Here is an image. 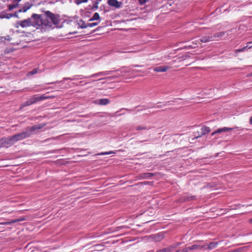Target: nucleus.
<instances>
[{
    "label": "nucleus",
    "mask_w": 252,
    "mask_h": 252,
    "mask_svg": "<svg viewBox=\"0 0 252 252\" xmlns=\"http://www.w3.org/2000/svg\"><path fill=\"white\" fill-rule=\"evenodd\" d=\"M54 16L52 14V12L50 11H46L44 14L38 15L37 14H33L31 17L32 26L38 28L41 27L42 29H45L44 25H49V23L46 22V19L50 18L53 20L52 17Z\"/></svg>",
    "instance_id": "nucleus-1"
},
{
    "label": "nucleus",
    "mask_w": 252,
    "mask_h": 252,
    "mask_svg": "<svg viewBox=\"0 0 252 252\" xmlns=\"http://www.w3.org/2000/svg\"><path fill=\"white\" fill-rule=\"evenodd\" d=\"M51 97L49 96H46L45 94H43L42 95L39 96L38 95H34L32 96L31 98L28 99L27 101H26L24 103L21 105L22 107H24L25 106H29L32 104H33L37 102L50 98Z\"/></svg>",
    "instance_id": "nucleus-2"
},
{
    "label": "nucleus",
    "mask_w": 252,
    "mask_h": 252,
    "mask_svg": "<svg viewBox=\"0 0 252 252\" xmlns=\"http://www.w3.org/2000/svg\"><path fill=\"white\" fill-rule=\"evenodd\" d=\"M52 14L54 16L53 17V20L50 18H47L46 19V22L49 23V25H44L45 29H50L52 27L53 25H57L59 23L60 20V16L59 14H54L52 13Z\"/></svg>",
    "instance_id": "nucleus-3"
},
{
    "label": "nucleus",
    "mask_w": 252,
    "mask_h": 252,
    "mask_svg": "<svg viewBox=\"0 0 252 252\" xmlns=\"http://www.w3.org/2000/svg\"><path fill=\"white\" fill-rule=\"evenodd\" d=\"M46 126L45 123H41L37 125H35L32 126L27 127L26 128V130L28 134H29L30 137L37 132L38 131L43 128Z\"/></svg>",
    "instance_id": "nucleus-4"
},
{
    "label": "nucleus",
    "mask_w": 252,
    "mask_h": 252,
    "mask_svg": "<svg viewBox=\"0 0 252 252\" xmlns=\"http://www.w3.org/2000/svg\"><path fill=\"white\" fill-rule=\"evenodd\" d=\"M107 3L110 7L116 9H119L121 8L123 5L122 2L119 1L117 0H107Z\"/></svg>",
    "instance_id": "nucleus-5"
},
{
    "label": "nucleus",
    "mask_w": 252,
    "mask_h": 252,
    "mask_svg": "<svg viewBox=\"0 0 252 252\" xmlns=\"http://www.w3.org/2000/svg\"><path fill=\"white\" fill-rule=\"evenodd\" d=\"M180 243H175L168 247L164 248L161 250L157 251L156 252H172L175 249H176L177 247L180 246Z\"/></svg>",
    "instance_id": "nucleus-6"
},
{
    "label": "nucleus",
    "mask_w": 252,
    "mask_h": 252,
    "mask_svg": "<svg viewBox=\"0 0 252 252\" xmlns=\"http://www.w3.org/2000/svg\"><path fill=\"white\" fill-rule=\"evenodd\" d=\"M14 136L17 142L30 137L26 130L21 133L15 134Z\"/></svg>",
    "instance_id": "nucleus-7"
},
{
    "label": "nucleus",
    "mask_w": 252,
    "mask_h": 252,
    "mask_svg": "<svg viewBox=\"0 0 252 252\" xmlns=\"http://www.w3.org/2000/svg\"><path fill=\"white\" fill-rule=\"evenodd\" d=\"M18 24H19L20 26L22 28H26L32 26V19L29 18L23 21H18Z\"/></svg>",
    "instance_id": "nucleus-8"
},
{
    "label": "nucleus",
    "mask_w": 252,
    "mask_h": 252,
    "mask_svg": "<svg viewBox=\"0 0 252 252\" xmlns=\"http://www.w3.org/2000/svg\"><path fill=\"white\" fill-rule=\"evenodd\" d=\"M211 129L209 127L204 126L200 129V134H198L197 135H195L196 138L201 137L204 135L209 133L210 132Z\"/></svg>",
    "instance_id": "nucleus-9"
},
{
    "label": "nucleus",
    "mask_w": 252,
    "mask_h": 252,
    "mask_svg": "<svg viewBox=\"0 0 252 252\" xmlns=\"http://www.w3.org/2000/svg\"><path fill=\"white\" fill-rule=\"evenodd\" d=\"M9 139L8 137H5L4 138L0 140V144L1 147H5L8 148L11 146L12 144H11L10 141H9Z\"/></svg>",
    "instance_id": "nucleus-10"
},
{
    "label": "nucleus",
    "mask_w": 252,
    "mask_h": 252,
    "mask_svg": "<svg viewBox=\"0 0 252 252\" xmlns=\"http://www.w3.org/2000/svg\"><path fill=\"white\" fill-rule=\"evenodd\" d=\"M152 240L156 242H160L164 237V235L162 233H159L150 236Z\"/></svg>",
    "instance_id": "nucleus-11"
},
{
    "label": "nucleus",
    "mask_w": 252,
    "mask_h": 252,
    "mask_svg": "<svg viewBox=\"0 0 252 252\" xmlns=\"http://www.w3.org/2000/svg\"><path fill=\"white\" fill-rule=\"evenodd\" d=\"M233 129V128L224 127L221 128H219L213 132L211 135L212 136L214 135L216 133H220L222 132H225L227 131H230Z\"/></svg>",
    "instance_id": "nucleus-12"
},
{
    "label": "nucleus",
    "mask_w": 252,
    "mask_h": 252,
    "mask_svg": "<svg viewBox=\"0 0 252 252\" xmlns=\"http://www.w3.org/2000/svg\"><path fill=\"white\" fill-rule=\"evenodd\" d=\"M195 199V196H193V195H187L184 196L182 197H181L179 201L180 202H185L189 201L190 200H194Z\"/></svg>",
    "instance_id": "nucleus-13"
},
{
    "label": "nucleus",
    "mask_w": 252,
    "mask_h": 252,
    "mask_svg": "<svg viewBox=\"0 0 252 252\" xmlns=\"http://www.w3.org/2000/svg\"><path fill=\"white\" fill-rule=\"evenodd\" d=\"M25 220H26L25 217H21L19 219H16V220H11L10 221H6V222H0V224L9 225V224H12V223H15L16 222L24 221Z\"/></svg>",
    "instance_id": "nucleus-14"
},
{
    "label": "nucleus",
    "mask_w": 252,
    "mask_h": 252,
    "mask_svg": "<svg viewBox=\"0 0 252 252\" xmlns=\"http://www.w3.org/2000/svg\"><path fill=\"white\" fill-rule=\"evenodd\" d=\"M170 67L168 66H160L154 68V70L157 72H164L167 71Z\"/></svg>",
    "instance_id": "nucleus-15"
},
{
    "label": "nucleus",
    "mask_w": 252,
    "mask_h": 252,
    "mask_svg": "<svg viewBox=\"0 0 252 252\" xmlns=\"http://www.w3.org/2000/svg\"><path fill=\"white\" fill-rule=\"evenodd\" d=\"M94 102L100 105H106L110 103V100L107 98H100L96 100Z\"/></svg>",
    "instance_id": "nucleus-16"
},
{
    "label": "nucleus",
    "mask_w": 252,
    "mask_h": 252,
    "mask_svg": "<svg viewBox=\"0 0 252 252\" xmlns=\"http://www.w3.org/2000/svg\"><path fill=\"white\" fill-rule=\"evenodd\" d=\"M219 244V243L218 242H212L208 244H205V245H206V247L207 246V249L211 250L216 248Z\"/></svg>",
    "instance_id": "nucleus-17"
},
{
    "label": "nucleus",
    "mask_w": 252,
    "mask_h": 252,
    "mask_svg": "<svg viewBox=\"0 0 252 252\" xmlns=\"http://www.w3.org/2000/svg\"><path fill=\"white\" fill-rule=\"evenodd\" d=\"M205 247H206V245H200L194 244L191 246L189 247V249H190V251L197 250V249L201 250V249L204 248Z\"/></svg>",
    "instance_id": "nucleus-18"
},
{
    "label": "nucleus",
    "mask_w": 252,
    "mask_h": 252,
    "mask_svg": "<svg viewBox=\"0 0 252 252\" xmlns=\"http://www.w3.org/2000/svg\"><path fill=\"white\" fill-rule=\"evenodd\" d=\"M252 43L251 42H248L247 45L246 46H245L241 49H237L236 51L237 52H244V51H247L248 49L252 48V45H250V44H251Z\"/></svg>",
    "instance_id": "nucleus-19"
},
{
    "label": "nucleus",
    "mask_w": 252,
    "mask_h": 252,
    "mask_svg": "<svg viewBox=\"0 0 252 252\" xmlns=\"http://www.w3.org/2000/svg\"><path fill=\"white\" fill-rule=\"evenodd\" d=\"M201 42H206L214 40V36H203L200 39Z\"/></svg>",
    "instance_id": "nucleus-20"
},
{
    "label": "nucleus",
    "mask_w": 252,
    "mask_h": 252,
    "mask_svg": "<svg viewBox=\"0 0 252 252\" xmlns=\"http://www.w3.org/2000/svg\"><path fill=\"white\" fill-rule=\"evenodd\" d=\"M153 176L154 174L152 173H144L139 175L141 179H148L153 177Z\"/></svg>",
    "instance_id": "nucleus-21"
},
{
    "label": "nucleus",
    "mask_w": 252,
    "mask_h": 252,
    "mask_svg": "<svg viewBox=\"0 0 252 252\" xmlns=\"http://www.w3.org/2000/svg\"><path fill=\"white\" fill-rule=\"evenodd\" d=\"M32 5V4H31L29 3H27L25 4V5L22 9L19 10L18 12H25L31 7Z\"/></svg>",
    "instance_id": "nucleus-22"
},
{
    "label": "nucleus",
    "mask_w": 252,
    "mask_h": 252,
    "mask_svg": "<svg viewBox=\"0 0 252 252\" xmlns=\"http://www.w3.org/2000/svg\"><path fill=\"white\" fill-rule=\"evenodd\" d=\"M100 19V16H99V15L98 13H95L93 16L92 17V18H91V19H90L89 21H94V20H99Z\"/></svg>",
    "instance_id": "nucleus-23"
},
{
    "label": "nucleus",
    "mask_w": 252,
    "mask_h": 252,
    "mask_svg": "<svg viewBox=\"0 0 252 252\" xmlns=\"http://www.w3.org/2000/svg\"><path fill=\"white\" fill-rule=\"evenodd\" d=\"M197 47H198L197 43L194 42L192 43V44L186 46V48L188 49L195 48Z\"/></svg>",
    "instance_id": "nucleus-24"
},
{
    "label": "nucleus",
    "mask_w": 252,
    "mask_h": 252,
    "mask_svg": "<svg viewBox=\"0 0 252 252\" xmlns=\"http://www.w3.org/2000/svg\"><path fill=\"white\" fill-rule=\"evenodd\" d=\"M38 72V68H34L32 70L29 72L27 74V75L28 76H30L32 75H33L36 73H37Z\"/></svg>",
    "instance_id": "nucleus-25"
},
{
    "label": "nucleus",
    "mask_w": 252,
    "mask_h": 252,
    "mask_svg": "<svg viewBox=\"0 0 252 252\" xmlns=\"http://www.w3.org/2000/svg\"><path fill=\"white\" fill-rule=\"evenodd\" d=\"M80 27H81L82 29L86 28L88 27L87 26V25L85 23V22L83 20H80L79 21V23H78Z\"/></svg>",
    "instance_id": "nucleus-26"
},
{
    "label": "nucleus",
    "mask_w": 252,
    "mask_h": 252,
    "mask_svg": "<svg viewBox=\"0 0 252 252\" xmlns=\"http://www.w3.org/2000/svg\"><path fill=\"white\" fill-rule=\"evenodd\" d=\"M8 138H9V139L10 140L9 141H10L11 144H12V145H13L14 143H15L17 142L14 135H13L11 136H8Z\"/></svg>",
    "instance_id": "nucleus-27"
},
{
    "label": "nucleus",
    "mask_w": 252,
    "mask_h": 252,
    "mask_svg": "<svg viewBox=\"0 0 252 252\" xmlns=\"http://www.w3.org/2000/svg\"><path fill=\"white\" fill-rule=\"evenodd\" d=\"M189 251H190V250L189 249V247H188L183 248L181 250H177L176 251V252H189Z\"/></svg>",
    "instance_id": "nucleus-28"
},
{
    "label": "nucleus",
    "mask_w": 252,
    "mask_h": 252,
    "mask_svg": "<svg viewBox=\"0 0 252 252\" xmlns=\"http://www.w3.org/2000/svg\"><path fill=\"white\" fill-rule=\"evenodd\" d=\"M88 0H75V3L77 5H79L83 2H87Z\"/></svg>",
    "instance_id": "nucleus-29"
},
{
    "label": "nucleus",
    "mask_w": 252,
    "mask_h": 252,
    "mask_svg": "<svg viewBox=\"0 0 252 252\" xmlns=\"http://www.w3.org/2000/svg\"><path fill=\"white\" fill-rule=\"evenodd\" d=\"M113 153H115L111 151L107 152H102L101 153L97 154V155H109V154H113Z\"/></svg>",
    "instance_id": "nucleus-30"
},
{
    "label": "nucleus",
    "mask_w": 252,
    "mask_h": 252,
    "mask_svg": "<svg viewBox=\"0 0 252 252\" xmlns=\"http://www.w3.org/2000/svg\"><path fill=\"white\" fill-rule=\"evenodd\" d=\"M17 6H18V3L10 4L8 6V9L9 10H11L16 8Z\"/></svg>",
    "instance_id": "nucleus-31"
},
{
    "label": "nucleus",
    "mask_w": 252,
    "mask_h": 252,
    "mask_svg": "<svg viewBox=\"0 0 252 252\" xmlns=\"http://www.w3.org/2000/svg\"><path fill=\"white\" fill-rule=\"evenodd\" d=\"M97 25H98V23L95 22V23H89L87 25V26H88V27H94Z\"/></svg>",
    "instance_id": "nucleus-32"
},
{
    "label": "nucleus",
    "mask_w": 252,
    "mask_h": 252,
    "mask_svg": "<svg viewBox=\"0 0 252 252\" xmlns=\"http://www.w3.org/2000/svg\"><path fill=\"white\" fill-rule=\"evenodd\" d=\"M98 1L94 2V4H93V6L92 8L93 9H97L98 8Z\"/></svg>",
    "instance_id": "nucleus-33"
},
{
    "label": "nucleus",
    "mask_w": 252,
    "mask_h": 252,
    "mask_svg": "<svg viewBox=\"0 0 252 252\" xmlns=\"http://www.w3.org/2000/svg\"><path fill=\"white\" fill-rule=\"evenodd\" d=\"M12 16L18 17L17 12H15L14 14H7V16L6 17V18L9 19V18L12 17Z\"/></svg>",
    "instance_id": "nucleus-34"
},
{
    "label": "nucleus",
    "mask_w": 252,
    "mask_h": 252,
    "mask_svg": "<svg viewBox=\"0 0 252 252\" xmlns=\"http://www.w3.org/2000/svg\"><path fill=\"white\" fill-rule=\"evenodd\" d=\"M147 129V127L146 126H138L136 128V130H145Z\"/></svg>",
    "instance_id": "nucleus-35"
},
{
    "label": "nucleus",
    "mask_w": 252,
    "mask_h": 252,
    "mask_svg": "<svg viewBox=\"0 0 252 252\" xmlns=\"http://www.w3.org/2000/svg\"><path fill=\"white\" fill-rule=\"evenodd\" d=\"M138 1H139V3L141 5H143L144 4H145L146 3V2L147 1V0H138Z\"/></svg>",
    "instance_id": "nucleus-36"
},
{
    "label": "nucleus",
    "mask_w": 252,
    "mask_h": 252,
    "mask_svg": "<svg viewBox=\"0 0 252 252\" xmlns=\"http://www.w3.org/2000/svg\"><path fill=\"white\" fill-rule=\"evenodd\" d=\"M213 36H214V40H215V38H217V37H220V34L219 33V32L215 34Z\"/></svg>",
    "instance_id": "nucleus-37"
},
{
    "label": "nucleus",
    "mask_w": 252,
    "mask_h": 252,
    "mask_svg": "<svg viewBox=\"0 0 252 252\" xmlns=\"http://www.w3.org/2000/svg\"><path fill=\"white\" fill-rule=\"evenodd\" d=\"M219 33L220 34V37H221L224 35L225 32H219Z\"/></svg>",
    "instance_id": "nucleus-38"
},
{
    "label": "nucleus",
    "mask_w": 252,
    "mask_h": 252,
    "mask_svg": "<svg viewBox=\"0 0 252 252\" xmlns=\"http://www.w3.org/2000/svg\"><path fill=\"white\" fill-rule=\"evenodd\" d=\"M19 26H20V25H19V24H18V22H17L16 23V24H15V27H16V28H19Z\"/></svg>",
    "instance_id": "nucleus-39"
},
{
    "label": "nucleus",
    "mask_w": 252,
    "mask_h": 252,
    "mask_svg": "<svg viewBox=\"0 0 252 252\" xmlns=\"http://www.w3.org/2000/svg\"><path fill=\"white\" fill-rule=\"evenodd\" d=\"M250 123L252 125V116L250 119Z\"/></svg>",
    "instance_id": "nucleus-40"
},
{
    "label": "nucleus",
    "mask_w": 252,
    "mask_h": 252,
    "mask_svg": "<svg viewBox=\"0 0 252 252\" xmlns=\"http://www.w3.org/2000/svg\"><path fill=\"white\" fill-rule=\"evenodd\" d=\"M249 222L251 223H252V218L250 220Z\"/></svg>",
    "instance_id": "nucleus-41"
},
{
    "label": "nucleus",
    "mask_w": 252,
    "mask_h": 252,
    "mask_svg": "<svg viewBox=\"0 0 252 252\" xmlns=\"http://www.w3.org/2000/svg\"><path fill=\"white\" fill-rule=\"evenodd\" d=\"M252 73H251V76H252Z\"/></svg>",
    "instance_id": "nucleus-42"
},
{
    "label": "nucleus",
    "mask_w": 252,
    "mask_h": 252,
    "mask_svg": "<svg viewBox=\"0 0 252 252\" xmlns=\"http://www.w3.org/2000/svg\"><path fill=\"white\" fill-rule=\"evenodd\" d=\"M98 0V1H101L102 0Z\"/></svg>",
    "instance_id": "nucleus-43"
}]
</instances>
